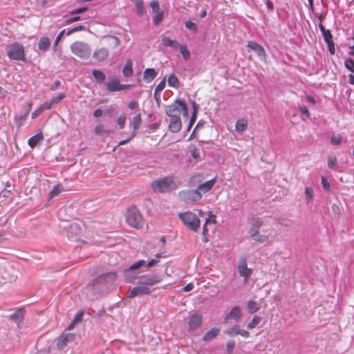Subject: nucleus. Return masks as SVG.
<instances>
[{"label": "nucleus", "instance_id": "obj_29", "mask_svg": "<svg viewBox=\"0 0 354 354\" xmlns=\"http://www.w3.org/2000/svg\"><path fill=\"white\" fill-rule=\"evenodd\" d=\"M162 44L165 47H171L174 49H178L179 43L176 40H173L167 37H162Z\"/></svg>", "mask_w": 354, "mask_h": 354}, {"label": "nucleus", "instance_id": "obj_11", "mask_svg": "<svg viewBox=\"0 0 354 354\" xmlns=\"http://www.w3.org/2000/svg\"><path fill=\"white\" fill-rule=\"evenodd\" d=\"M132 86V84H120V80L115 78L109 80L106 84V88L109 92L120 91L122 90L129 89Z\"/></svg>", "mask_w": 354, "mask_h": 354}, {"label": "nucleus", "instance_id": "obj_8", "mask_svg": "<svg viewBox=\"0 0 354 354\" xmlns=\"http://www.w3.org/2000/svg\"><path fill=\"white\" fill-rule=\"evenodd\" d=\"M179 218L189 230L194 232L198 231L201 222L195 214L191 212L180 213L179 214Z\"/></svg>", "mask_w": 354, "mask_h": 354}, {"label": "nucleus", "instance_id": "obj_46", "mask_svg": "<svg viewBox=\"0 0 354 354\" xmlns=\"http://www.w3.org/2000/svg\"><path fill=\"white\" fill-rule=\"evenodd\" d=\"M160 258V253H158L155 255V258L150 260L146 265L147 268H151L159 262Z\"/></svg>", "mask_w": 354, "mask_h": 354}, {"label": "nucleus", "instance_id": "obj_1", "mask_svg": "<svg viewBox=\"0 0 354 354\" xmlns=\"http://www.w3.org/2000/svg\"><path fill=\"white\" fill-rule=\"evenodd\" d=\"M162 281L161 276L155 274H148L142 275L138 282L137 286L131 290L129 297L133 298L139 295H148L151 292V286H154Z\"/></svg>", "mask_w": 354, "mask_h": 354}, {"label": "nucleus", "instance_id": "obj_57", "mask_svg": "<svg viewBox=\"0 0 354 354\" xmlns=\"http://www.w3.org/2000/svg\"><path fill=\"white\" fill-rule=\"evenodd\" d=\"M328 50L330 55H333L335 53V48L333 40L326 43Z\"/></svg>", "mask_w": 354, "mask_h": 354}, {"label": "nucleus", "instance_id": "obj_32", "mask_svg": "<svg viewBox=\"0 0 354 354\" xmlns=\"http://www.w3.org/2000/svg\"><path fill=\"white\" fill-rule=\"evenodd\" d=\"M92 75H93V77L95 78V80H96V82H97L99 83H102L105 81L106 75L101 71H99L97 69H93L92 71Z\"/></svg>", "mask_w": 354, "mask_h": 354}, {"label": "nucleus", "instance_id": "obj_48", "mask_svg": "<svg viewBox=\"0 0 354 354\" xmlns=\"http://www.w3.org/2000/svg\"><path fill=\"white\" fill-rule=\"evenodd\" d=\"M94 132L96 135L102 136L104 133H106L107 131L104 129V127L102 124H97L95 127Z\"/></svg>", "mask_w": 354, "mask_h": 354}, {"label": "nucleus", "instance_id": "obj_45", "mask_svg": "<svg viewBox=\"0 0 354 354\" xmlns=\"http://www.w3.org/2000/svg\"><path fill=\"white\" fill-rule=\"evenodd\" d=\"M149 6L151 8L152 12L153 13L157 14L161 12L158 1H151L149 3Z\"/></svg>", "mask_w": 354, "mask_h": 354}, {"label": "nucleus", "instance_id": "obj_49", "mask_svg": "<svg viewBox=\"0 0 354 354\" xmlns=\"http://www.w3.org/2000/svg\"><path fill=\"white\" fill-rule=\"evenodd\" d=\"M185 27L186 28L193 32H196L198 30L197 25L190 20L185 22Z\"/></svg>", "mask_w": 354, "mask_h": 354}, {"label": "nucleus", "instance_id": "obj_31", "mask_svg": "<svg viewBox=\"0 0 354 354\" xmlns=\"http://www.w3.org/2000/svg\"><path fill=\"white\" fill-rule=\"evenodd\" d=\"M247 308L249 313L253 314L259 310V304L254 300H249L247 302Z\"/></svg>", "mask_w": 354, "mask_h": 354}, {"label": "nucleus", "instance_id": "obj_30", "mask_svg": "<svg viewBox=\"0 0 354 354\" xmlns=\"http://www.w3.org/2000/svg\"><path fill=\"white\" fill-rule=\"evenodd\" d=\"M248 127V121L244 119H239L236 122L235 130L237 132H243Z\"/></svg>", "mask_w": 354, "mask_h": 354}, {"label": "nucleus", "instance_id": "obj_52", "mask_svg": "<svg viewBox=\"0 0 354 354\" xmlns=\"http://www.w3.org/2000/svg\"><path fill=\"white\" fill-rule=\"evenodd\" d=\"M252 239L257 242L264 243L268 241V236L264 235V234H257V235L256 236L252 237Z\"/></svg>", "mask_w": 354, "mask_h": 354}, {"label": "nucleus", "instance_id": "obj_36", "mask_svg": "<svg viewBox=\"0 0 354 354\" xmlns=\"http://www.w3.org/2000/svg\"><path fill=\"white\" fill-rule=\"evenodd\" d=\"M168 84L171 87L178 88L179 86V80L174 74H171L168 77Z\"/></svg>", "mask_w": 354, "mask_h": 354}, {"label": "nucleus", "instance_id": "obj_59", "mask_svg": "<svg viewBox=\"0 0 354 354\" xmlns=\"http://www.w3.org/2000/svg\"><path fill=\"white\" fill-rule=\"evenodd\" d=\"M87 7H82V8H76V9H74V10H72L69 12V14L73 15H77V14H80V13H82L84 12H85L86 10H87Z\"/></svg>", "mask_w": 354, "mask_h": 354}, {"label": "nucleus", "instance_id": "obj_24", "mask_svg": "<svg viewBox=\"0 0 354 354\" xmlns=\"http://www.w3.org/2000/svg\"><path fill=\"white\" fill-rule=\"evenodd\" d=\"M109 55V51L106 48H101L93 53V57L97 61H104Z\"/></svg>", "mask_w": 354, "mask_h": 354}, {"label": "nucleus", "instance_id": "obj_17", "mask_svg": "<svg viewBox=\"0 0 354 354\" xmlns=\"http://www.w3.org/2000/svg\"><path fill=\"white\" fill-rule=\"evenodd\" d=\"M238 270L239 272V274L244 277L245 281H247L248 279L250 277L252 274V269L248 268L247 263L245 260H243L240 262V263L238 266Z\"/></svg>", "mask_w": 354, "mask_h": 354}, {"label": "nucleus", "instance_id": "obj_37", "mask_svg": "<svg viewBox=\"0 0 354 354\" xmlns=\"http://www.w3.org/2000/svg\"><path fill=\"white\" fill-rule=\"evenodd\" d=\"M261 321V317L258 315H254L251 320L250 322H249L247 325V328L250 330L254 328H255Z\"/></svg>", "mask_w": 354, "mask_h": 354}, {"label": "nucleus", "instance_id": "obj_51", "mask_svg": "<svg viewBox=\"0 0 354 354\" xmlns=\"http://www.w3.org/2000/svg\"><path fill=\"white\" fill-rule=\"evenodd\" d=\"M235 346V342L230 340L226 344V352L227 354H232Z\"/></svg>", "mask_w": 354, "mask_h": 354}, {"label": "nucleus", "instance_id": "obj_64", "mask_svg": "<svg viewBox=\"0 0 354 354\" xmlns=\"http://www.w3.org/2000/svg\"><path fill=\"white\" fill-rule=\"evenodd\" d=\"M299 110L302 114L306 115L307 117H309L310 113L308 111V108L306 106H299Z\"/></svg>", "mask_w": 354, "mask_h": 354}, {"label": "nucleus", "instance_id": "obj_3", "mask_svg": "<svg viewBox=\"0 0 354 354\" xmlns=\"http://www.w3.org/2000/svg\"><path fill=\"white\" fill-rule=\"evenodd\" d=\"M151 187L155 193L164 194L176 189L177 185L174 176L169 175L153 180Z\"/></svg>", "mask_w": 354, "mask_h": 354}, {"label": "nucleus", "instance_id": "obj_44", "mask_svg": "<svg viewBox=\"0 0 354 354\" xmlns=\"http://www.w3.org/2000/svg\"><path fill=\"white\" fill-rule=\"evenodd\" d=\"M164 13L163 12H160L159 13L156 14V15L153 17V23L156 26H158L163 20Z\"/></svg>", "mask_w": 354, "mask_h": 354}, {"label": "nucleus", "instance_id": "obj_33", "mask_svg": "<svg viewBox=\"0 0 354 354\" xmlns=\"http://www.w3.org/2000/svg\"><path fill=\"white\" fill-rule=\"evenodd\" d=\"M135 7L136 10V14L139 17H142L145 13L144 9V2L143 0H136L135 1Z\"/></svg>", "mask_w": 354, "mask_h": 354}, {"label": "nucleus", "instance_id": "obj_47", "mask_svg": "<svg viewBox=\"0 0 354 354\" xmlns=\"http://www.w3.org/2000/svg\"><path fill=\"white\" fill-rule=\"evenodd\" d=\"M65 32H66V30H62L59 34L56 37L55 41H54V43H53V49L54 51H56V49H57V46L59 42V41L61 40V39L62 38V37L64 36V35L65 34Z\"/></svg>", "mask_w": 354, "mask_h": 354}, {"label": "nucleus", "instance_id": "obj_63", "mask_svg": "<svg viewBox=\"0 0 354 354\" xmlns=\"http://www.w3.org/2000/svg\"><path fill=\"white\" fill-rule=\"evenodd\" d=\"M135 132H132L131 136L126 140H121L119 143H118V145H126L127 143H128L131 139H133L134 137H135Z\"/></svg>", "mask_w": 354, "mask_h": 354}, {"label": "nucleus", "instance_id": "obj_60", "mask_svg": "<svg viewBox=\"0 0 354 354\" xmlns=\"http://www.w3.org/2000/svg\"><path fill=\"white\" fill-rule=\"evenodd\" d=\"M259 228H257L256 227H254V226H251V228L250 230H249V234H250V236L252 238V237H254L257 235V234H259Z\"/></svg>", "mask_w": 354, "mask_h": 354}, {"label": "nucleus", "instance_id": "obj_38", "mask_svg": "<svg viewBox=\"0 0 354 354\" xmlns=\"http://www.w3.org/2000/svg\"><path fill=\"white\" fill-rule=\"evenodd\" d=\"M248 221L252 226L256 227L257 228H259L263 224V221L261 218H257L254 216L248 217Z\"/></svg>", "mask_w": 354, "mask_h": 354}, {"label": "nucleus", "instance_id": "obj_41", "mask_svg": "<svg viewBox=\"0 0 354 354\" xmlns=\"http://www.w3.org/2000/svg\"><path fill=\"white\" fill-rule=\"evenodd\" d=\"M64 191L63 187L60 185H55L50 192V198H53L57 196L60 193Z\"/></svg>", "mask_w": 354, "mask_h": 354}, {"label": "nucleus", "instance_id": "obj_20", "mask_svg": "<svg viewBox=\"0 0 354 354\" xmlns=\"http://www.w3.org/2000/svg\"><path fill=\"white\" fill-rule=\"evenodd\" d=\"M158 73L153 68H147L143 72V79L147 83L151 82L157 76Z\"/></svg>", "mask_w": 354, "mask_h": 354}, {"label": "nucleus", "instance_id": "obj_14", "mask_svg": "<svg viewBox=\"0 0 354 354\" xmlns=\"http://www.w3.org/2000/svg\"><path fill=\"white\" fill-rule=\"evenodd\" d=\"M170 118V122L169 124V129L172 133H178L182 127V122L180 117L178 115H173Z\"/></svg>", "mask_w": 354, "mask_h": 354}, {"label": "nucleus", "instance_id": "obj_2", "mask_svg": "<svg viewBox=\"0 0 354 354\" xmlns=\"http://www.w3.org/2000/svg\"><path fill=\"white\" fill-rule=\"evenodd\" d=\"M117 278L115 272H110L104 273L95 278L91 286V290L93 294L100 293L109 287V284L113 283Z\"/></svg>", "mask_w": 354, "mask_h": 354}, {"label": "nucleus", "instance_id": "obj_12", "mask_svg": "<svg viewBox=\"0 0 354 354\" xmlns=\"http://www.w3.org/2000/svg\"><path fill=\"white\" fill-rule=\"evenodd\" d=\"M247 46L254 51L260 59H265L266 57V50L262 46L254 41L248 42Z\"/></svg>", "mask_w": 354, "mask_h": 354}, {"label": "nucleus", "instance_id": "obj_4", "mask_svg": "<svg viewBox=\"0 0 354 354\" xmlns=\"http://www.w3.org/2000/svg\"><path fill=\"white\" fill-rule=\"evenodd\" d=\"M165 113L169 117H173V115L180 116V114L185 117L188 116V108L187 105L183 99L176 100L171 104L166 106Z\"/></svg>", "mask_w": 354, "mask_h": 354}, {"label": "nucleus", "instance_id": "obj_6", "mask_svg": "<svg viewBox=\"0 0 354 354\" xmlns=\"http://www.w3.org/2000/svg\"><path fill=\"white\" fill-rule=\"evenodd\" d=\"M71 52L82 59H88L91 54L89 45L85 42L77 41L71 44Z\"/></svg>", "mask_w": 354, "mask_h": 354}, {"label": "nucleus", "instance_id": "obj_23", "mask_svg": "<svg viewBox=\"0 0 354 354\" xmlns=\"http://www.w3.org/2000/svg\"><path fill=\"white\" fill-rule=\"evenodd\" d=\"M50 46V41L47 37H41L38 41V48L42 52H46Z\"/></svg>", "mask_w": 354, "mask_h": 354}, {"label": "nucleus", "instance_id": "obj_10", "mask_svg": "<svg viewBox=\"0 0 354 354\" xmlns=\"http://www.w3.org/2000/svg\"><path fill=\"white\" fill-rule=\"evenodd\" d=\"M76 335L73 333H62L56 340V346L58 349H64L69 343L75 340Z\"/></svg>", "mask_w": 354, "mask_h": 354}, {"label": "nucleus", "instance_id": "obj_18", "mask_svg": "<svg viewBox=\"0 0 354 354\" xmlns=\"http://www.w3.org/2000/svg\"><path fill=\"white\" fill-rule=\"evenodd\" d=\"M24 313L25 312L23 309H17L10 315L9 319L19 325L24 319Z\"/></svg>", "mask_w": 354, "mask_h": 354}, {"label": "nucleus", "instance_id": "obj_15", "mask_svg": "<svg viewBox=\"0 0 354 354\" xmlns=\"http://www.w3.org/2000/svg\"><path fill=\"white\" fill-rule=\"evenodd\" d=\"M242 317L241 309L239 306H235L230 310V312L225 315V321L232 319L236 322L239 321Z\"/></svg>", "mask_w": 354, "mask_h": 354}, {"label": "nucleus", "instance_id": "obj_35", "mask_svg": "<svg viewBox=\"0 0 354 354\" xmlns=\"http://www.w3.org/2000/svg\"><path fill=\"white\" fill-rule=\"evenodd\" d=\"M241 328H240V326L239 325L236 324V325H234L230 328H229L226 331V334L228 336L233 337V336L239 335L240 332H241Z\"/></svg>", "mask_w": 354, "mask_h": 354}, {"label": "nucleus", "instance_id": "obj_26", "mask_svg": "<svg viewBox=\"0 0 354 354\" xmlns=\"http://www.w3.org/2000/svg\"><path fill=\"white\" fill-rule=\"evenodd\" d=\"M42 140L43 135L41 132H39L30 137L28 140V144L31 148H33Z\"/></svg>", "mask_w": 354, "mask_h": 354}, {"label": "nucleus", "instance_id": "obj_39", "mask_svg": "<svg viewBox=\"0 0 354 354\" xmlns=\"http://www.w3.org/2000/svg\"><path fill=\"white\" fill-rule=\"evenodd\" d=\"M328 167L333 170L337 169V159L334 156H330L328 158Z\"/></svg>", "mask_w": 354, "mask_h": 354}, {"label": "nucleus", "instance_id": "obj_56", "mask_svg": "<svg viewBox=\"0 0 354 354\" xmlns=\"http://www.w3.org/2000/svg\"><path fill=\"white\" fill-rule=\"evenodd\" d=\"M322 36L324 37V41L326 43L333 40V35H332L330 30H328V31L325 32L324 33H322Z\"/></svg>", "mask_w": 354, "mask_h": 354}, {"label": "nucleus", "instance_id": "obj_42", "mask_svg": "<svg viewBox=\"0 0 354 354\" xmlns=\"http://www.w3.org/2000/svg\"><path fill=\"white\" fill-rule=\"evenodd\" d=\"M305 196L307 199V203L310 204L313 201V190L310 187H306L305 189Z\"/></svg>", "mask_w": 354, "mask_h": 354}, {"label": "nucleus", "instance_id": "obj_58", "mask_svg": "<svg viewBox=\"0 0 354 354\" xmlns=\"http://www.w3.org/2000/svg\"><path fill=\"white\" fill-rule=\"evenodd\" d=\"M322 185L324 190L328 191L330 189V183L324 176L322 177Z\"/></svg>", "mask_w": 354, "mask_h": 354}, {"label": "nucleus", "instance_id": "obj_61", "mask_svg": "<svg viewBox=\"0 0 354 354\" xmlns=\"http://www.w3.org/2000/svg\"><path fill=\"white\" fill-rule=\"evenodd\" d=\"M196 120V113L194 112L188 124L187 131H189Z\"/></svg>", "mask_w": 354, "mask_h": 354}, {"label": "nucleus", "instance_id": "obj_43", "mask_svg": "<svg viewBox=\"0 0 354 354\" xmlns=\"http://www.w3.org/2000/svg\"><path fill=\"white\" fill-rule=\"evenodd\" d=\"M344 66L349 71L354 73V60L352 58H348L345 60Z\"/></svg>", "mask_w": 354, "mask_h": 354}, {"label": "nucleus", "instance_id": "obj_5", "mask_svg": "<svg viewBox=\"0 0 354 354\" xmlns=\"http://www.w3.org/2000/svg\"><path fill=\"white\" fill-rule=\"evenodd\" d=\"M126 221L131 227L135 228L141 227L143 225L142 216L135 206L128 208L126 214Z\"/></svg>", "mask_w": 354, "mask_h": 354}, {"label": "nucleus", "instance_id": "obj_50", "mask_svg": "<svg viewBox=\"0 0 354 354\" xmlns=\"http://www.w3.org/2000/svg\"><path fill=\"white\" fill-rule=\"evenodd\" d=\"M145 264V260H139L136 262H135L133 264H132L129 268L133 271L137 270L138 268H141Z\"/></svg>", "mask_w": 354, "mask_h": 354}, {"label": "nucleus", "instance_id": "obj_62", "mask_svg": "<svg viewBox=\"0 0 354 354\" xmlns=\"http://www.w3.org/2000/svg\"><path fill=\"white\" fill-rule=\"evenodd\" d=\"M80 16H75V17H70L67 19H66L65 21V24H72L73 22H75V21H77L79 20H80Z\"/></svg>", "mask_w": 354, "mask_h": 354}, {"label": "nucleus", "instance_id": "obj_22", "mask_svg": "<svg viewBox=\"0 0 354 354\" xmlns=\"http://www.w3.org/2000/svg\"><path fill=\"white\" fill-rule=\"evenodd\" d=\"M122 74L125 77H130L133 75V62L131 59L126 60L122 68Z\"/></svg>", "mask_w": 354, "mask_h": 354}, {"label": "nucleus", "instance_id": "obj_16", "mask_svg": "<svg viewBox=\"0 0 354 354\" xmlns=\"http://www.w3.org/2000/svg\"><path fill=\"white\" fill-rule=\"evenodd\" d=\"M65 97L66 95L64 93H59L57 96L51 98L50 100L46 101L43 104V106L46 107V110H50L54 106L58 104Z\"/></svg>", "mask_w": 354, "mask_h": 354}, {"label": "nucleus", "instance_id": "obj_28", "mask_svg": "<svg viewBox=\"0 0 354 354\" xmlns=\"http://www.w3.org/2000/svg\"><path fill=\"white\" fill-rule=\"evenodd\" d=\"M215 183V178L207 180L198 186V189L203 193H206L209 191Z\"/></svg>", "mask_w": 354, "mask_h": 354}, {"label": "nucleus", "instance_id": "obj_27", "mask_svg": "<svg viewBox=\"0 0 354 354\" xmlns=\"http://www.w3.org/2000/svg\"><path fill=\"white\" fill-rule=\"evenodd\" d=\"M137 274L138 272L129 268L124 272L125 281L128 283H133L134 280L137 278Z\"/></svg>", "mask_w": 354, "mask_h": 354}, {"label": "nucleus", "instance_id": "obj_13", "mask_svg": "<svg viewBox=\"0 0 354 354\" xmlns=\"http://www.w3.org/2000/svg\"><path fill=\"white\" fill-rule=\"evenodd\" d=\"M183 197L188 201H197L202 198L199 189H192L181 193Z\"/></svg>", "mask_w": 354, "mask_h": 354}, {"label": "nucleus", "instance_id": "obj_40", "mask_svg": "<svg viewBox=\"0 0 354 354\" xmlns=\"http://www.w3.org/2000/svg\"><path fill=\"white\" fill-rule=\"evenodd\" d=\"M330 142L335 146H339L342 142V136L340 134L333 135L330 137Z\"/></svg>", "mask_w": 354, "mask_h": 354}, {"label": "nucleus", "instance_id": "obj_55", "mask_svg": "<svg viewBox=\"0 0 354 354\" xmlns=\"http://www.w3.org/2000/svg\"><path fill=\"white\" fill-rule=\"evenodd\" d=\"M165 80H166V77H165L163 80H162L160 81V82L156 86V87L155 88V93H156L157 92H160L165 88Z\"/></svg>", "mask_w": 354, "mask_h": 354}, {"label": "nucleus", "instance_id": "obj_21", "mask_svg": "<svg viewBox=\"0 0 354 354\" xmlns=\"http://www.w3.org/2000/svg\"><path fill=\"white\" fill-rule=\"evenodd\" d=\"M68 236L69 238H73L82 232V228L78 223H73L68 226Z\"/></svg>", "mask_w": 354, "mask_h": 354}, {"label": "nucleus", "instance_id": "obj_34", "mask_svg": "<svg viewBox=\"0 0 354 354\" xmlns=\"http://www.w3.org/2000/svg\"><path fill=\"white\" fill-rule=\"evenodd\" d=\"M178 49H179V50H180L183 57L185 60H187V59H189V57H190V52L187 48L186 45L179 44L178 46Z\"/></svg>", "mask_w": 354, "mask_h": 354}, {"label": "nucleus", "instance_id": "obj_19", "mask_svg": "<svg viewBox=\"0 0 354 354\" xmlns=\"http://www.w3.org/2000/svg\"><path fill=\"white\" fill-rule=\"evenodd\" d=\"M219 333V328H212L210 330H209L207 332L205 333V335L203 337V340L204 342H209L212 339H215L218 335Z\"/></svg>", "mask_w": 354, "mask_h": 354}, {"label": "nucleus", "instance_id": "obj_9", "mask_svg": "<svg viewBox=\"0 0 354 354\" xmlns=\"http://www.w3.org/2000/svg\"><path fill=\"white\" fill-rule=\"evenodd\" d=\"M188 332L192 335H198V330L202 326L203 317L199 313H194L188 318Z\"/></svg>", "mask_w": 354, "mask_h": 354}, {"label": "nucleus", "instance_id": "obj_54", "mask_svg": "<svg viewBox=\"0 0 354 354\" xmlns=\"http://www.w3.org/2000/svg\"><path fill=\"white\" fill-rule=\"evenodd\" d=\"M125 122L126 116L124 115L119 116L117 119V123L118 124L120 129H123L124 127Z\"/></svg>", "mask_w": 354, "mask_h": 354}, {"label": "nucleus", "instance_id": "obj_53", "mask_svg": "<svg viewBox=\"0 0 354 354\" xmlns=\"http://www.w3.org/2000/svg\"><path fill=\"white\" fill-rule=\"evenodd\" d=\"M46 109V107L43 106V104H41L37 109H36L35 111H34L32 113V118L34 119V118H37Z\"/></svg>", "mask_w": 354, "mask_h": 354}, {"label": "nucleus", "instance_id": "obj_25", "mask_svg": "<svg viewBox=\"0 0 354 354\" xmlns=\"http://www.w3.org/2000/svg\"><path fill=\"white\" fill-rule=\"evenodd\" d=\"M141 122L142 118L140 113L136 114L130 121V124L133 128V132H135V136L136 135V132L140 127Z\"/></svg>", "mask_w": 354, "mask_h": 354}, {"label": "nucleus", "instance_id": "obj_7", "mask_svg": "<svg viewBox=\"0 0 354 354\" xmlns=\"http://www.w3.org/2000/svg\"><path fill=\"white\" fill-rule=\"evenodd\" d=\"M7 55L12 60H25L24 46L19 42H14L7 46Z\"/></svg>", "mask_w": 354, "mask_h": 354}]
</instances>
